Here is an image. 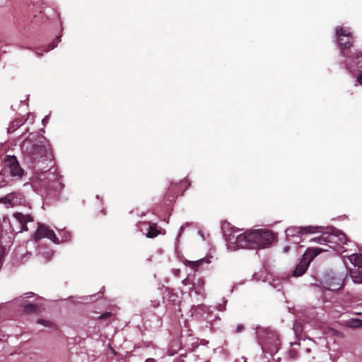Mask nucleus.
I'll list each match as a JSON object with an SVG mask.
<instances>
[{
	"instance_id": "1",
	"label": "nucleus",
	"mask_w": 362,
	"mask_h": 362,
	"mask_svg": "<svg viewBox=\"0 0 362 362\" xmlns=\"http://www.w3.org/2000/svg\"><path fill=\"white\" fill-rule=\"evenodd\" d=\"M23 153L34 163L52 161V155L46 139L37 133L30 134L21 145Z\"/></svg>"
},
{
	"instance_id": "2",
	"label": "nucleus",
	"mask_w": 362,
	"mask_h": 362,
	"mask_svg": "<svg viewBox=\"0 0 362 362\" xmlns=\"http://www.w3.org/2000/svg\"><path fill=\"white\" fill-rule=\"evenodd\" d=\"M320 245H327L329 248L334 249L336 246H341L346 243V236L339 230L322 233V234L313 239Z\"/></svg>"
},
{
	"instance_id": "3",
	"label": "nucleus",
	"mask_w": 362,
	"mask_h": 362,
	"mask_svg": "<svg viewBox=\"0 0 362 362\" xmlns=\"http://www.w3.org/2000/svg\"><path fill=\"white\" fill-rule=\"evenodd\" d=\"M327 250V247L308 248L305 252L304 253L300 262L298 263V264L294 269L293 276H300L305 274L310 262L319 254H320L322 252H326Z\"/></svg>"
},
{
	"instance_id": "4",
	"label": "nucleus",
	"mask_w": 362,
	"mask_h": 362,
	"mask_svg": "<svg viewBox=\"0 0 362 362\" xmlns=\"http://www.w3.org/2000/svg\"><path fill=\"white\" fill-rule=\"evenodd\" d=\"M252 232V249L264 248L272 245L274 240V234L267 230H257Z\"/></svg>"
},
{
	"instance_id": "5",
	"label": "nucleus",
	"mask_w": 362,
	"mask_h": 362,
	"mask_svg": "<svg viewBox=\"0 0 362 362\" xmlns=\"http://www.w3.org/2000/svg\"><path fill=\"white\" fill-rule=\"evenodd\" d=\"M5 167L9 170V173L12 177H16L21 179L23 175L24 170L20 166V164L14 156H7L4 158Z\"/></svg>"
},
{
	"instance_id": "6",
	"label": "nucleus",
	"mask_w": 362,
	"mask_h": 362,
	"mask_svg": "<svg viewBox=\"0 0 362 362\" xmlns=\"http://www.w3.org/2000/svg\"><path fill=\"white\" fill-rule=\"evenodd\" d=\"M322 232V227L308 226L305 227L293 226L286 229V233L287 236H301L303 235L317 233Z\"/></svg>"
},
{
	"instance_id": "7",
	"label": "nucleus",
	"mask_w": 362,
	"mask_h": 362,
	"mask_svg": "<svg viewBox=\"0 0 362 362\" xmlns=\"http://www.w3.org/2000/svg\"><path fill=\"white\" fill-rule=\"evenodd\" d=\"M251 236L252 232H245L237 235L233 234L230 235L229 240L233 242V240H235L234 243L238 247L252 249V240L250 238Z\"/></svg>"
},
{
	"instance_id": "8",
	"label": "nucleus",
	"mask_w": 362,
	"mask_h": 362,
	"mask_svg": "<svg viewBox=\"0 0 362 362\" xmlns=\"http://www.w3.org/2000/svg\"><path fill=\"white\" fill-rule=\"evenodd\" d=\"M47 238L51 240L54 243H59L58 238H57L54 231L49 229L45 225H40L35 235V240H40Z\"/></svg>"
},
{
	"instance_id": "9",
	"label": "nucleus",
	"mask_w": 362,
	"mask_h": 362,
	"mask_svg": "<svg viewBox=\"0 0 362 362\" xmlns=\"http://www.w3.org/2000/svg\"><path fill=\"white\" fill-rule=\"evenodd\" d=\"M280 339L279 334L276 332H270L267 334L265 340V345L271 352H276L280 347Z\"/></svg>"
},
{
	"instance_id": "10",
	"label": "nucleus",
	"mask_w": 362,
	"mask_h": 362,
	"mask_svg": "<svg viewBox=\"0 0 362 362\" xmlns=\"http://www.w3.org/2000/svg\"><path fill=\"white\" fill-rule=\"evenodd\" d=\"M13 216L17 220V221L21 225L20 231H27L28 222L33 221V218L29 214H23L21 212H16L13 214Z\"/></svg>"
},
{
	"instance_id": "11",
	"label": "nucleus",
	"mask_w": 362,
	"mask_h": 362,
	"mask_svg": "<svg viewBox=\"0 0 362 362\" xmlns=\"http://www.w3.org/2000/svg\"><path fill=\"white\" fill-rule=\"evenodd\" d=\"M341 53L345 57H349L346 50L353 45V37H340L337 40Z\"/></svg>"
},
{
	"instance_id": "12",
	"label": "nucleus",
	"mask_w": 362,
	"mask_h": 362,
	"mask_svg": "<svg viewBox=\"0 0 362 362\" xmlns=\"http://www.w3.org/2000/svg\"><path fill=\"white\" fill-rule=\"evenodd\" d=\"M335 34L337 40H339L340 37L344 38L353 37L351 33L347 28L343 27H337Z\"/></svg>"
},
{
	"instance_id": "13",
	"label": "nucleus",
	"mask_w": 362,
	"mask_h": 362,
	"mask_svg": "<svg viewBox=\"0 0 362 362\" xmlns=\"http://www.w3.org/2000/svg\"><path fill=\"white\" fill-rule=\"evenodd\" d=\"M160 233V230L158 228L156 223H151L149 225L148 231L146 234L147 238H153Z\"/></svg>"
},
{
	"instance_id": "14",
	"label": "nucleus",
	"mask_w": 362,
	"mask_h": 362,
	"mask_svg": "<svg viewBox=\"0 0 362 362\" xmlns=\"http://www.w3.org/2000/svg\"><path fill=\"white\" fill-rule=\"evenodd\" d=\"M24 120L22 119H14L9 125L8 128V132L12 133L15 132L18 128L23 125Z\"/></svg>"
},
{
	"instance_id": "15",
	"label": "nucleus",
	"mask_w": 362,
	"mask_h": 362,
	"mask_svg": "<svg viewBox=\"0 0 362 362\" xmlns=\"http://www.w3.org/2000/svg\"><path fill=\"white\" fill-rule=\"evenodd\" d=\"M24 311L27 313H39L40 308L36 304L29 303L24 306Z\"/></svg>"
},
{
	"instance_id": "16",
	"label": "nucleus",
	"mask_w": 362,
	"mask_h": 362,
	"mask_svg": "<svg viewBox=\"0 0 362 362\" xmlns=\"http://www.w3.org/2000/svg\"><path fill=\"white\" fill-rule=\"evenodd\" d=\"M203 262H204V259H200L197 260V261L185 260V264L187 267H189L194 269L195 271H197L198 269V268L202 264Z\"/></svg>"
},
{
	"instance_id": "17",
	"label": "nucleus",
	"mask_w": 362,
	"mask_h": 362,
	"mask_svg": "<svg viewBox=\"0 0 362 362\" xmlns=\"http://www.w3.org/2000/svg\"><path fill=\"white\" fill-rule=\"evenodd\" d=\"M16 198V194L15 193H10L6 195L4 197L0 199V202L4 204H8L11 206L14 205L13 199Z\"/></svg>"
},
{
	"instance_id": "18",
	"label": "nucleus",
	"mask_w": 362,
	"mask_h": 362,
	"mask_svg": "<svg viewBox=\"0 0 362 362\" xmlns=\"http://www.w3.org/2000/svg\"><path fill=\"white\" fill-rule=\"evenodd\" d=\"M358 255H362L361 254H359V255H353L351 257V262H354V264L356 266H358L359 267V265L356 264V262H355V260H354V257L355 256H358ZM362 269V267H358V276H355L354 274H356V272H354V274L351 275L352 278L354 279V281L356 282V283H358V281H356V280H360L361 277V275L359 274V271Z\"/></svg>"
},
{
	"instance_id": "19",
	"label": "nucleus",
	"mask_w": 362,
	"mask_h": 362,
	"mask_svg": "<svg viewBox=\"0 0 362 362\" xmlns=\"http://www.w3.org/2000/svg\"><path fill=\"white\" fill-rule=\"evenodd\" d=\"M347 323L350 327H359L362 326V320L359 319H351Z\"/></svg>"
},
{
	"instance_id": "20",
	"label": "nucleus",
	"mask_w": 362,
	"mask_h": 362,
	"mask_svg": "<svg viewBox=\"0 0 362 362\" xmlns=\"http://www.w3.org/2000/svg\"><path fill=\"white\" fill-rule=\"evenodd\" d=\"M354 260L356 264L359 265V267H362V255L355 256ZM359 274L361 275L360 280H356L358 282L362 283V269L359 271Z\"/></svg>"
},
{
	"instance_id": "21",
	"label": "nucleus",
	"mask_w": 362,
	"mask_h": 362,
	"mask_svg": "<svg viewBox=\"0 0 362 362\" xmlns=\"http://www.w3.org/2000/svg\"><path fill=\"white\" fill-rule=\"evenodd\" d=\"M193 289L194 290V293L197 295L201 296V300H203L205 298L206 293L204 288H197V286H195L193 287Z\"/></svg>"
},
{
	"instance_id": "22",
	"label": "nucleus",
	"mask_w": 362,
	"mask_h": 362,
	"mask_svg": "<svg viewBox=\"0 0 362 362\" xmlns=\"http://www.w3.org/2000/svg\"><path fill=\"white\" fill-rule=\"evenodd\" d=\"M37 322L38 324H40V325H42L45 327H52L53 325V323L49 320H43V319H39Z\"/></svg>"
},
{
	"instance_id": "23",
	"label": "nucleus",
	"mask_w": 362,
	"mask_h": 362,
	"mask_svg": "<svg viewBox=\"0 0 362 362\" xmlns=\"http://www.w3.org/2000/svg\"><path fill=\"white\" fill-rule=\"evenodd\" d=\"M112 316H113V314L111 312H105L99 316V319L106 320V319L111 318Z\"/></svg>"
},
{
	"instance_id": "24",
	"label": "nucleus",
	"mask_w": 362,
	"mask_h": 362,
	"mask_svg": "<svg viewBox=\"0 0 362 362\" xmlns=\"http://www.w3.org/2000/svg\"><path fill=\"white\" fill-rule=\"evenodd\" d=\"M355 62L358 65L359 67L362 68V53L358 54L356 57Z\"/></svg>"
},
{
	"instance_id": "25",
	"label": "nucleus",
	"mask_w": 362,
	"mask_h": 362,
	"mask_svg": "<svg viewBox=\"0 0 362 362\" xmlns=\"http://www.w3.org/2000/svg\"><path fill=\"white\" fill-rule=\"evenodd\" d=\"M204 281L203 279L200 278L197 280V282L193 285V287L197 286V288H204Z\"/></svg>"
},
{
	"instance_id": "26",
	"label": "nucleus",
	"mask_w": 362,
	"mask_h": 362,
	"mask_svg": "<svg viewBox=\"0 0 362 362\" xmlns=\"http://www.w3.org/2000/svg\"><path fill=\"white\" fill-rule=\"evenodd\" d=\"M245 329V326L243 325H238L235 330V333H241Z\"/></svg>"
},
{
	"instance_id": "27",
	"label": "nucleus",
	"mask_w": 362,
	"mask_h": 362,
	"mask_svg": "<svg viewBox=\"0 0 362 362\" xmlns=\"http://www.w3.org/2000/svg\"><path fill=\"white\" fill-rule=\"evenodd\" d=\"M356 81L358 84L362 85V70L359 71L358 76H356Z\"/></svg>"
},
{
	"instance_id": "28",
	"label": "nucleus",
	"mask_w": 362,
	"mask_h": 362,
	"mask_svg": "<svg viewBox=\"0 0 362 362\" xmlns=\"http://www.w3.org/2000/svg\"><path fill=\"white\" fill-rule=\"evenodd\" d=\"M204 308H205L204 304H199L197 305H194L192 309L196 310L197 308L203 309Z\"/></svg>"
},
{
	"instance_id": "29",
	"label": "nucleus",
	"mask_w": 362,
	"mask_h": 362,
	"mask_svg": "<svg viewBox=\"0 0 362 362\" xmlns=\"http://www.w3.org/2000/svg\"><path fill=\"white\" fill-rule=\"evenodd\" d=\"M145 362H156L155 359L153 358H147Z\"/></svg>"
},
{
	"instance_id": "30",
	"label": "nucleus",
	"mask_w": 362,
	"mask_h": 362,
	"mask_svg": "<svg viewBox=\"0 0 362 362\" xmlns=\"http://www.w3.org/2000/svg\"><path fill=\"white\" fill-rule=\"evenodd\" d=\"M290 247L288 246L284 247L283 250L284 252H287L289 250Z\"/></svg>"
},
{
	"instance_id": "31",
	"label": "nucleus",
	"mask_w": 362,
	"mask_h": 362,
	"mask_svg": "<svg viewBox=\"0 0 362 362\" xmlns=\"http://www.w3.org/2000/svg\"><path fill=\"white\" fill-rule=\"evenodd\" d=\"M171 298H172L171 300L175 301L176 300V298H177V296L176 295H172Z\"/></svg>"
},
{
	"instance_id": "32",
	"label": "nucleus",
	"mask_w": 362,
	"mask_h": 362,
	"mask_svg": "<svg viewBox=\"0 0 362 362\" xmlns=\"http://www.w3.org/2000/svg\"><path fill=\"white\" fill-rule=\"evenodd\" d=\"M55 47H56V45H52L51 47H49V49H47L46 50V52H47V51H49V50H50V49H54Z\"/></svg>"
}]
</instances>
